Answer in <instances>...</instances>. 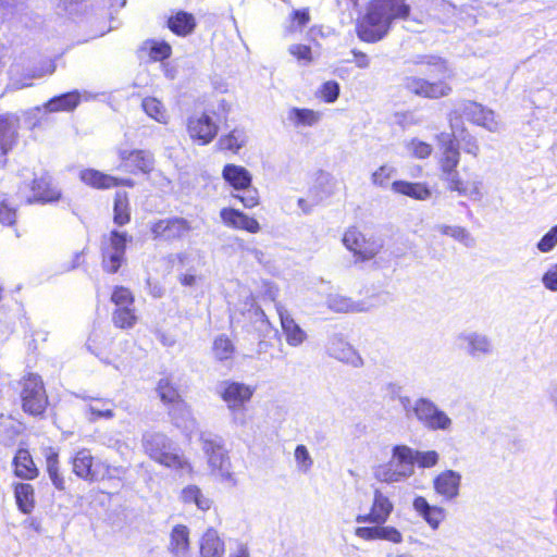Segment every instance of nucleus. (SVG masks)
I'll return each mask as SVG.
<instances>
[{"mask_svg":"<svg viewBox=\"0 0 557 557\" xmlns=\"http://www.w3.org/2000/svg\"><path fill=\"white\" fill-rule=\"evenodd\" d=\"M461 474L455 470H445L434 478L435 492L446 500H453L459 495Z\"/></svg>","mask_w":557,"mask_h":557,"instance_id":"obj_15","label":"nucleus"},{"mask_svg":"<svg viewBox=\"0 0 557 557\" xmlns=\"http://www.w3.org/2000/svg\"><path fill=\"white\" fill-rule=\"evenodd\" d=\"M394 173L395 169L393 166L382 165L372 174V182L375 185L384 186L387 180L392 177Z\"/></svg>","mask_w":557,"mask_h":557,"instance_id":"obj_64","label":"nucleus"},{"mask_svg":"<svg viewBox=\"0 0 557 557\" xmlns=\"http://www.w3.org/2000/svg\"><path fill=\"white\" fill-rule=\"evenodd\" d=\"M143 109L144 111L157 122L166 124L168 123V114L163 107V104L156 98L148 97L143 100Z\"/></svg>","mask_w":557,"mask_h":557,"instance_id":"obj_44","label":"nucleus"},{"mask_svg":"<svg viewBox=\"0 0 557 557\" xmlns=\"http://www.w3.org/2000/svg\"><path fill=\"white\" fill-rule=\"evenodd\" d=\"M112 302L116 308L133 307L134 297L131 290L124 286H116L111 296Z\"/></svg>","mask_w":557,"mask_h":557,"instance_id":"obj_51","label":"nucleus"},{"mask_svg":"<svg viewBox=\"0 0 557 557\" xmlns=\"http://www.w3.org/2000/svg\"><path fill=\"white\" fill-rule=\"evenodd\" d=\"M169 28L176 35L186 36L190 34L195 26L196 22L193 14L181 11L176 13L174 16L169 18Z\"/></svg>","mask_w":557,"mask_h":557,"instance_id":"obj_35","label":"nucleus"},{"mask_svg":"<svg viewBox=\"0 0 557 557\" xmlns=\"http://www.w3.org/2000/svg\"><path fill=\"white\" fill-rule=\"evenodd\" d=\"M81 102V95L78 91H70L51 98L44 104L46 112H61L72 111Z\"/></svg>","mask_w":557,"mask_h":557,"instance_id":"obj_24","label":"nucleus"},{"mask_svg":"<svg viewBox=\"0 0 557 557\" xmlns=\"http://www.w3.org/2000/svg\"><path fill=\"white\" fill-rule=\"evenodd\" d=\"M20 397L24 412L30 416H41L48 406L45 385L38 374L29 373L21 382Z\"/></svg>","mask_w":557,"mask_h":557,"instance_id":"obj_4","label":"nucleus"},{"mask_svg":"<svg viewBox=\"0 0 557 557\" xmlns=\"http://www.w3.org/2000/svg\"><path fill=\"white\" fill-rule=\"evenodd\" d=\"M221 398L227 404L228 409L233 412L235 423L244 425L245 416L243 406L249 401L255 389L240 382L223 381L218 386Z\"/></svg>","mask_w":557,"mask_h":557,"instance_id":"obj_6","label":"nucleus"},{"mask_svg":"<svg viewBox=\"0 0 557 557\" xmlns=\"http://www.w3.org/2000/svg\"><path fill=\"white\" fill-rule=\"evenodd\" d=\"M557 245V224L553 226L543 237L537 242L536 248L547 253L552 251Z\"/></svg>","mask_w":557,"mask_h":557,"instance_id":"obj_54","label":"nucleus"},{"mask_svg":"<svg viewBox=\"0 0 557 557\" xmlns=\"http://www.w3.org/2000/svg\"><path fill=\"white\" fill-rule=\"evenodd\" d=\"M14 496L18 509L27 515L35 507L34 487L28 483H17L14 487Z\"/></svg>","mask_w":557,"mask_h":557,"instance_id":"obj_34","label":"nucleus"},{"mask_svg":"<svg viewBox=\"0 0 557 557\" xmlns=\"http://www.w3.org/2000/svg\"><path fill=\"white\" fill-rule=\"evenodd\" d=\"M99 481L121 479L125 474L126 469L122 466H110L106 462L98 461Z\"/></svg>","mask_w":557,"mask_h":557,"instance_id":"obj_52","label":"nucleus"},{"mask_svg":"<svg viewBox=\"0 0 557 557\" xmlns=\"http://www.w3.org/2000/svg\"><path fill=\"white\" fill-rule=\"evenodd\" d=\"M457 345L461 351L474 360H481L492 356L495 351L493 339L478 331H463L456 337Z\"/></svg>","mask_w":557,"mask_h":557,"instance_id":"obj_7","label":"nucleus"},{"mask_svg":"<svg viewBox=\"0 0 557 557\" xmlns=\"http://www.w3.org/2000/svg\"><path fill=\"white\" fill-rule=\"evenodd\" d=\"M81 180L95 188H111L114 186H134V182L129 178L120 180L117 177L104 174L94 169H87L81 172Z\"/></svg>","mask_w":557,"mask_h":557,"instance_id":"obj_18","label":"nucleus"},{"mask_svg":"<svg viewBox=\"0 0 557 557\" xmlns=\"http://www.w3.org/2000/svg\"><path fill=\"white\" fill-rule=\"evenodd\" d=\"M193 230L191 223L182 216L160 219L150 225L153 238L168 243L184 239Z\"/></svg>","mask_w":557,"mask_h":557,"instance_id":"obj_8","label":"nucleus"},{"mask_svg":"<svg viewBox=\"0 0 557 557\" xmlns=\"http://www.w3.org/2000/svg\"><path fill=\"white\" fill-rule=\"evenodd\" d=\"M114 223L122 226L129 222L128 199L125 191H117L114 198Z\"/></svg>","mask_w":557,"mask_h":557,"instance_id":"obj_42","label":"nucleus"},{"mask_svg":"<svg viewBox=\"0 0 557 557\" xmlns=\"http://www.w3.org/2000/svg\"><path fill=\"white\" fill-rule=\"evenodd\" d=\"M394 506L392 502L380 490L374 491L373 504L371 511L367 515H358L357 523L383 524L387 521Z\"/></svg>","mask_w":557,"mask_h":557,"instance_id":"obj_14","label":"nucleus"},{"mask_svg":"<svg viewBox=\"0 0 557 557\" xmlns=\"http://www.w3.org/2000/svg\"><path fill=\"white\" fill-rule=\"evenodd\" d=\"M478 125L493 133L499 132L502 129V123L496 119L494 111L488 109L485 111Z\"/></svg>","mask_w":557,"mask_h":557,"instance_id":"obj_62","label":"nucleus"},{"mask_svg":"<svg viewBox=\"0 0 557 557\" xmlns=\"http://www.w3.org/2000/svg\"><path fill=\"white\" fill-rule=\"evenodd\" d=\"M213 352L216 359L221 361L227 360L234 352V346L228 337L220 335L213 343Z\"/></svg>","mask_w":557,"mask_h":557,"instance_id":"obj_49","label":"nucleus"},{"mask_svg":"<svg viewBox=\"0 0 557 557\" xmlns=\"http://www.w3.org/2000/svg\"><path fill=\"white\" fill-rule=\"evenodd\" d=\"M46 463L47 471L52 484L59 491H63L65 488V481L64 478L59 473L58 454L50 453L46 458Z\"/></svg>","mask_w":557,"mask_h":557,"instance_id":"obj_47","label":"nucleus"},{"mask_svg":"<svg viewBox=\"0 0 557 557\" xmlns=\"http://www.w3.org/2000/svg\"><path fill=\"white\" fill-rule=\"evenodd\" d=\"M131 239L132 237H128L126 233L113 230L109 236L108 249L125 255L126 245Z\"/></svg>","mask_w":557,"mask_h":557,"instance_id":"obj_53","label":"nucleus"},{"mask_svg":"<svg viewBox=\"0 0 557 557\" xmlns=\"http://www.w3.org/2000/svg\"><path fill=\"white\" fill-rule=\"evenodd\" d=\"M16 221V210L8 200L0 201V223L2 225L11 226Z\"/></svg>","mask_w":557,"mask_h":557,"instance_id":"obj_59","label":"nucleus"},{"mask_svg":"<svg viewBox=\"0 0 557 557\" xmlns=\"http://www.w3.org/2000/svg\"><path fill=\"white\" fill-rule=\"evenodd\" d=\"M443 180L447 183V187L450 190L458 191L461 196L479 195V187L476 184H472L471 187L466 185L459 177V173L456 168H444L442 169Z\"/></svg>","mask_w":557,"mask_h":557,"instance_id":"obj_27","label":"nucleus"},{"mask_svg":"<svg viewBox=\"0 0 557 557\" xmlns=\"http://www.w3.org/2000/svg\"><path fill=\"white\" fill-rule=\"evenodd\" d=\"M240 191L243 193L235 195V197L239 199L246 208H253L259 203V194L257 188L249 185V187L242 188Z\"/></svg>","mask_w":557,"mask_h":557,"instance_id":"obj_56","label":"nucleus"},{"mask_svg":"<svg viewBox=\"0 0 557 557\" xmlns=\"http://www.w3.org/2000/svg\"><path fill=\"white\" fill-rule=\"evenodd\" d=\"M399 469H393L391 465H381L374 469L373 475L380 482L395 483L411 476L410 468L399 465Z\"/></svg>","mask_w":557,"mask_h":557,"instance_id":"obj_30","label":"nucleus"},{"mask_svg":"<svg viewBox=\"0 0 557 557\" xmlns=\"http://www.w3.org/2000/svg\"><path fill=\"white\" fill-rule=\"evenodd\" d=\"M220 218L224 224L233 228L245 230L252 234L261 230L259 222L255 218L248 216L237 209L223 208L220 211Z\"/></svg>","mask_w":557,"mask_h":557,"instance_id":"obj_17","label":"nucleus"},{"mask_svg":"<svg viewBox=\"0 0 557 557\" xmlns=\"http://www.w3.org/2000/svg\"><path fill=\"white\" fill-rule=\"evenodd\" d=\"M295 459L301 471L307 472L313 461L305 445H298L295 449Z\"/></svg>","mask_w":557,"mask_h":557,"instance_id":"obj_60","label":"nucleus"},{"mask_svg":"<svg viewBox=\"0 0 557 557\" xmlns=\"http://www.w3.org/2000/svg\"><path fill=\"white\" fill-rule=\"evenodd\" d=\"M322 98L326 102H334L339 96V85L335 81L325 82L321 89Z\"/></svg>","mask_w":557,"mask_h":557,"instance_id":"obj_63","label":"nucleus"},{"mask_svg":"<svg viewBox=\"0 0 557 557\" xmlns=\"http://www.w3.org/2000/svg\"><path fill=\"white\" fill-rule=\"evenodd\" d=\"M143 448L154 461L169 468L180 469L184 460L177 451L175 443L160 432H147L143 435Z\"/></svg>","mask_w":557,"mask_h":557,"instance_id":"obj_2","label":"nucleus"},{"mask_svg":"<svg viewBox=\"0 0 557 557\" xmlns=\"http://www.w3.org/2000/svg\"><path fill=\"white\" fill-rule=\"evenodd\" d=\"M202 450L208 457V463L213 475L232 486L236 485L234 473L231 470V460L223 447L222 440L211 434H201Z\"/></svg>","mask_w":557,"mask_h":557,"instance_id":"obj_3","label":"nucleus"},{"mask_svg":"<svg viewBox=\"0 0 557 557\" xmlns=\"http://www.w3.org/2000/svg\"><path fill=\"white\" fill-rule=\"evenodd\" d=\"M393 458L398 461V465L410 468L412 475L414 465L419 468H432L438 463L440 455L435 450L421 451L406 445H396L393 448Z\"/></svg>","mask_w":557,"mask_h":557,"instance_id":"obj_9","label":"nucleus"},{"mask_svg":"<svg viewBox=\"0 0 557 557\" xmlns=\"http://www.w3.org/2000/svg\"><path fill=\"white\" fill-rule=\"evenodd\" d=\"M404 86L410 92L425 98L437 99L447 96L451 88L444 82L430 83L420 77H406Z\"/></svg>","mask_w":557,"mask_h":557,"instance_id":"obj_13","label":"nucleus"},{"mask_svg":"<svg viewBox=\"0 0 557 557\" xmlns=\"http://www.w3.org/2000/svg\"><path fill=\"white\" fill-rule=\"evenodd\" d=\"M224 543L213 529H208L200 542V557H223Z\"/></svg>","mask_w":557,"mask_h":557,"instance_id":"obj_26","label":"nucleus"},{"mask_svg":"<svg viewBox=\"0 0 557 557\" xmlns=\"http://www.w3.org/2000/svg\"><path fill=\"white\" fill-rule=\"evenodd\" d=\"M14 473L23 480H33L38 475L29 451L25 448H20L13 458Z\"/></svg>","mask_w":557,"mask_h":557,"instance_id":"obj_23","label":"nucleus"},{"mask_svg":"<svg viewBox=\"0 0 557 557\" xmlns=\"http://www.w3.org/2000/svg\"><path fill=\"white\" fill-rule=\"evenodd\" d=\"M541 282L547 290L557 293V263L547 268L541 277Z\"/></svg>","mask_w":557,"mask_h":557,"instance_id":"obj_58","label":"nucleus"},{"mask_svg":"<svg viewBox=\"0 0 557 557\" xmlns=\"http://www.w3.org/2000/svg\"><path fill=\"white\" fill-rule=\"evenodd\" d=\"M218 129V125L205 113L199 116H190L187 122V132L190 138L200 145L211 143L216 136Z\"/></svg>","mask_w":557,"mask_h":557,"instance_id":"obj_11","label":"nucleus"},{"mask_svg":"<svg viewBox=\"0 0 557 557\" xmlns=\"http://www.w3.org/2000/svg\"><path fill=\"white\" fill-rule=\"evenodd\" d=\"M326 306L335 312H354L360 311L359 305L350 298L339 294H331L326 298Z\"/></svg>","mask_w":557,"mask_h":557,"instance_id":"obj_41","label":"nucleus"},{"mask_svg":"<svg viewBox=\"0 0 557 557\" xmlns=\"http://www.w3.org/2000/svg\"><path fill=\"white\" fill-rule=\"evenodd\" d=\"M327 352L331 357L346 362L355 368L363 366V360L357 350L339 334H333L327 342Z\"/></svg>","mask_w":557,"mask_h":557,"instance_id":"obj_12","label":"nucleus"},{"mask_svg":"<svg viewBox=\"0 0 557 557\" xmlns=\"http://www.w3.org/2000/svg\"><path fill=\"white\" fill-rule=\"evenodd\" d=\"M18 120L10 114H0V151L4 157L17 143Z\"/></svg>","mask_w":557,"mask_h":557,"instance_id":"obj_19","label":"nucleus"},{"mask_svg":"<svg viewBox=\"0 0 557 557\" xmlns=\"http://www.w3.org/2000/svg\"><path fill=\"white\" fill-rule=\"evenodd\" d=\"M487 109L484 108L482 104L474 102V101H463L460 104V111L461 113L471 122L475 123L476 125L480 123L483 114L485 113Z\"/></svg>","mask_w":557,"mask_h":557,"instance_id":"obj_50","label":"nucleus"},{"mask_svg":"<svg viewBox=\"0 0 557 557\" xmlns=\"http://www.w3.org/2000/svg\"><path fill=\"white\" fill-rule=\"evenodd\" d=\"M157 392L161 401L172 407L176 401L182 400L176 387L169 377H162L158 382Z\"/></svg>","mask_w":557,"mask_h":557,"instance_id":"obj_43","label":"nucleus"},{"mask_svg":"<svg viewBox=\"0 0 557 557\" xmlns=\"http://www.w3.org/2000/svg\"><path fill=\"white\" fill-rule=\"evenodd\" d=\"M33 193L34 198H29L28 202L38 201V202H51L58 200L60 197V193L50 186V182L47 178L34 180L33 182Z\"/></svg>","mask_w":557,"mask_h":557,"instance_id":"obj_33","label":"nucleus"},{"mask_svg":"<svg viewBox=\"0 0 557 557\" xmlns=\"http://www.w3.org/2000/svg\"><path fill=\"white\" fill-rule=\"evenodd\" d=\"M409 151L419 159L428 158L432 152V146L419 139H412L408 144Z\"/></svg>","mask_w":557,"mask_h":557,"instance_id":"obj_61","label":"nucleus"},{"mask_svg":"<svg viewBox=\"0 0 557 557\" xmlns=\"http://www.w3.org/2000/svg\"><path fill=\"white\" fill-rule=\"evenodd\" d=\"M112 321L116 327L131 329L135 325L137 317L133 307L116 308L112 314Z\"/></svg>","mask_w":557,"mask_h":557,"instance_id":"obj_45","label":"nucleus"},{"mask_svg":"<svg viewBox=\"0 0 557 557\" xmlns=\"http://www.w3.org/2000/svg\"><path fill=\"white\" fill-rule=\"evenodd\" d=\"M103 260L102 267L103 270L108 273H116L124 260V253L119 251H113L108 248L102 249Z\"/></svg>","mask_w":557,"mask_h":557,"instance_id":"obj_48","label":"nucleus"},{"mask_svg":"<svg viewBox=\"0 0 557 557\" xmlns=\"http://www.w3.org/2000/svg\"><path fill=\"white\" fill-rule=\"evenodd\" d=\"M174 424L185 431H191L195 428V419L191 417L190 410L185 401H176L169 408Z\"/></svg>","mask_w":557,"mask_h":557,"instance_id":"obj_31","label":"nucleus"},{"mask_svg":"<svg viewBox=\"0 0 557 557\" xmlns=\"http://www.w3.org/2000/svg\"><path fill=\"white\" fill-rule=\"evenodd\" d=\"M18 435V430L14 425L13 421L2 414L0 416V444L3 446H11L14 444L15 438Z\"/></svg>","mask_w":557,"mask_h":557,"instance_id":"obj_46","label":"nucleus"},{"mask_svg":"<svg viewBox=\"0 0 557 557\" xmlns=\"http://www.w3.org/2000/svg\"><path fill=\"white\" fill-rule=\"evenodd\" d=\"M276 310L287 344L294 347L300 346L307 338L306 332L295 322L284 307L276 306Z\"/></svg>","mask_w":557,"mask_h":557,"instance_id":"obj_21","label":"nucleus"},{"mask_svg":"<svg viewBox=\"0 0 557 557\" xmlns=\"http://www.w3.org/2000/svg\"><path fill=\"white\" fill-rule=\"evenodd\" d=\"M414 64H426L430 66V74L437 76L440 81L451 76L446 61L435 55H420L413 61Z\"/></svg>","mask_w":557,"mask_h":557,"instance_id":"obj_36","label":"nucleus"},{"mask_svg":"<svg viewBox=\"0 0 557 557\" xmlns=\"http://www.w3.org/2000/svg\"><path fill=\"white\" fill-rule=\"evenodd\" d=\"M73 472L81 479L96 482L99 481L98 462H94L91 453L83 448L78 450L72 460Z\"/></svg>","mask_w":557,"mask_h":557,"instance_id":"obj_16","label":"nucleus"},{"mask_svg":"<svg viewBox=\"0 0 557 557\" xmlns=\"http://www.w3.org/2000/svg\"><path fill=\"white\" fill-rule=\"evenodd\" d=\"M223 178L236 190L251 185V174L243 166L226 164L222 172Z\"/></svg>","mask_w":557,"mask_h":557,"instance_id":"obj_25","label":"nucleus"},{"mask_svg":"<svg viewBox=\"0 0 557 557\" xmlns=\"http://www.w3.org/2000/svg\"><path fill=\"white\" fill-rule=\"evenodd\" d=\"M310 21L309 11L307 9L294 10L290 14L289 32L300 30Z\"/></svg>","mask_w":557,"mask_h":557,"instance_id":"obj_55","label":"nucleus"},{"mask_svg":"<svg viewBox=\"0 0 557 557\" xmlns=\"http://www.w3.org/2000/svg\"><path fill=\"white\" fill-rule=\"evenodd\" d=\"M133 165L138 171L144 174L150 173L154 168V158L153 154L148 150H132L131 151V161L128 163Z\"/></svg>","mask_w":557,"mask_h":557,"instance_id":"obj_38","label":"nucleus"},{"mask_svg":"<svg viewBox=\"0 0 557 557\" xmlns=\"http://www.w3.org/2000/svg\"><path fill=\"white\" fill-rule=\"evenodd\" d=\"M395 193L411 197L417 200H426L431 196V190L425 184L411 183L406 181H395L392 184Z\"/></svg>","mask_w":557,"mask_h":557,"instance_id":"obj_29","label":"nucleus"},{"mask_svg":"<svg viewBox=\"0 0 557 557\" xmlns=\"http://www.w3.org/2000/svg\"><path fill=\"white\" fill-rule=\"evenodd\" d=\"M437 140L442 150L441 169L457 168L460 160V152L454 134L441 133L437 135Z\"/></svg>","mask_w":557,"mask_h":557,"instance_id":"obj_20","label":"nucleus"},{"mask_svg":"<svg viewBox=\"0 0 557 557\" xmlns=\"http://www.w3.org/2000/svg\"><path fill=\"white\" fill-rule=\"evenodd\" d=\"M435 230H437L443 235L453 237L454 239L463 244L466 247L474 246V238L462 226H458V225L451 226V225L438 224L435 226Z\"/></svg>","mask_w":557,"mask_h":557,"instance_id":"obj_39","label":"nucleus"},{"mask_svg":"<svg viewBox=\"0 0 557 557\" xmlns=\"http://www.w3.org/2000/svg\"><path fill=\"white\" fill-rule=\"evenodd\" d=\"M409 14L410 5L405 0H373L358 25V37L362 41L376 42L387 35L393 21Z\"/></svg>","mask_w":557,"mask_h":557,"instance_id":"obj_1","label":"nucleus"},{"mask_svg":"<svg viewBox=\"0 0 557 557\" xmlns=\"http://www.w3.org/2000/svg\"><path fill=\"white\" fill-rule=\"evenodd\" d=\"M189 548V531L187 527L177 524L173 528L170 539V550L175 557H185Z\"/></svg>","mask_w":557,"mask_h":557,"instance_id":"obj_28","label":"nucleus"},{"mask_svg":"<svg viewBox=\"0 0 557 557\" xmlns=\"http://www.w3.org/2000/svg\"><path fill=\"white\" fill-rule=\"evenodd\" d=\"M247 143V135L244 129L235 128L230 134L219 139L221 149L237 152Z\"/></svg>","mask_w":557,"mask_h":557,"instance_id":"obj_40","label":"nucleus"},{"mask_svg":"<svg viewBox=\"0 0 557 557\" xmlns=\"http://www.w3.org/2000/svg\"><path fill=\"white\" fill-rule=\"evenodd\" d=\"M181 497L185 504H195L197 508L202 511L211 507V500L205 496L201 490L196 485H188L183 488Z\"/></svg>","mask_w":557,"mask_h":557,"instance_id":"obj_37","label":"nucleus"},{"mask_svg":"<svg viewBox=\"0 0 557 557\" xmlns=\"http://www.w3.org/2000/svg\"><path fill=\"white\" fill-rule=\"evenodd\" d=\"M343 244L363 261L372 259L382 248L381 243H367L364 236L356 227L345 232Z\"/></svg>","mask_w":557,"mask_h":557,"instance_id":"obj_10","label":"nucleus"},{"mask_svg":"<svg viewBox=\"0 0 557 557\" xmlns=\"http://www.w3.org/2000/svg\"><path fill=\"white\" fill-rule=\"evenodd\" d=\"M412 413L416 419L431 431H450L453 420L433 400L420 397L412 405Z\"/></svg>","mask_w":557,"mask_h":557,"instance_id":"obj_5","label":"nucleus"},{"mask_svg":"<svg viewBox=\"0 0 557 557\" xmlns=\"http://www.w3.org/2000/svg\"><path fill=\"white\" fill-rule=\"evenodd\" d=\"M321 113L306 108H292L288 111L287 119L294 126H314L321 120Z\"/></svg>","mask_w":557,"mask_h":557,"instance_id":"obj_32","label":"nucleus"},{"mask_svg":"<svg viewBox=\"0 0 557 557\" xmlns=\"http://www.w3.org/2000/svg\"><path fill=\"white\" fill-rule=\"evenodd\" d=\"M412 506L433 530H436L445 518V510L442 507L431 506L422 496H417Z\"/></svg>","mask_w":557,"mask_h":557,"instance_id":"obj_22","label":"nucleus"},{"mask_svg":"<svg viewBox=\"0 0 557 557\" xmlns=\"http://www.w3.org/2000/svg\"><path fill=\"white\" fill-rule=\"evenodd\" d=\"M97 401L101 403V407H98L96 405H90L88 407V411L91 414V417L89 418V421L94 422L100 418L112 419L114 417L113 410L111 408L106 407V405H108L109 401H107V400H97Z\"/></svg>","mask_w":557,"mask_h":557,"instance_id":"obj_57","label":"nucleus"}]
</instances>
